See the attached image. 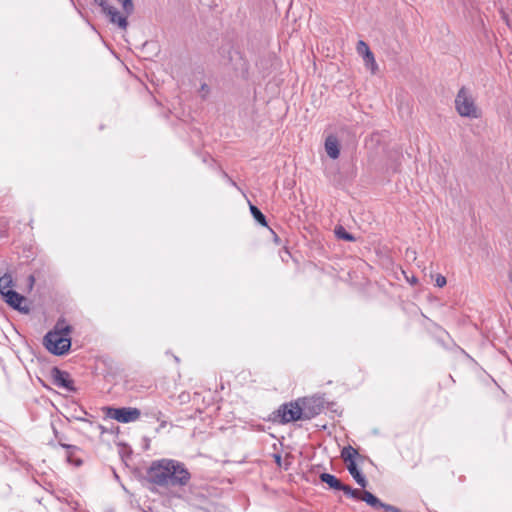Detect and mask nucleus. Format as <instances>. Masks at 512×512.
Listing matches in <instances>:
<instances>
[{"instance_id": "f03ea898", "label": "nucleus", "mask_w": 512, "mask_h": 512, "mask_svg": "<svg viewBox=\"0 0 512 512\" xmlns=\"http://www.w3.org/2000/svg\"><path fill=\"white\" fill-rule=\"evenodd\" d=\"M71 331V326L65 320H59L44 337V346L55 355L65 354L71 346Z\"/></svg>"}, {"instance_id": "a211bd4d", "label": "nucleus", "mask_w": 512, "mask_h": 512, "mask_svg": "<svg viewBox=\"0 0 512 512\" xmlns=\"http://www.w3.org/2000/svg\"><path fill=\"white\" fill-rule=\"evenodd\" d=\"M363 491L358 489H352L350 496L356 499H361Z\"/></svg>"}, {"instance_id": "f257e3e1", "label": "nucleus", "mask_w": 512, "mask_h": 512, "mask_svg": "<svg viewBox=\"0 0 512 512\" xmlns=\"http://www.w3.org/2000/svg\"><path fill=\"white\" fill-rule=\"evenodd\" d=\"M150 480L159 485H185L190 474L185 467L174 460L162 459L152 463L148 471Z\"/></svg>"}, {"instance_id": "9d476101", "label": "nucleus", "mask_w": 512, "mask_h": 512, "mask_svg": "<svg viewBox=\"0 0 512 512\" xmlns=\"http://www.w3.org/2000/svg\"><path fill=\"white\" fill-rule=\"evenodd\" d=\"M54 381L55 384L59 387H63L66 390H73V382L67 373L57 371L54 377Z\"/></svg>"}, {"instance_id": "f3484780", "label": "nucleus", "mask_w": 512, "mask_h": 512, "mask_svg": "<svg viewBox=\"0 0 512 512\" xmlns=\"http://www.w3.org/2000/svg\"><path fill=\"white\" fill-rule=\"evenodd\" d=\"M431 277L434 279L435 285L440 288L444 287L447 283L446 278L441 274L432 275Z\"/></svg>"}, {"instance_id": "6e6552de", "label": "nucleus", "mask_w": 512, "mask_h": 512, "mask_svg": "<svg viewBox=\"0 0 512 512\" xmlns=\"http://www.w3.org/2000/svg\"><path fill=\"white\" fill-rule=\"evenodd\" d=\"M278 417L281 418L282 422H291L302 418H307L308 416L303 413L302 408L296 402L283 405L278 410Z\"/></svg>"}, {"instance_id": "423d86ee", "label": "nucleus", "mask_w": 512, "mask_h": 512, "mask_svg": "<svg viewBox=\"0 0 512 512\" xmlns=\"http://www.w3.org/2000/svg\"><path fill=\"white\" fill-rule=\"evenodd\" d=\"M356 52L362 58L366 70L369 71L371 75H376L379 72V65L368 44L362 40L358 41Z\"/></svg>"}, {"instance_id": "0eeeda50", "label": "nucleus", "mask_w": 512, "mask_h": 512, "mask_svg": "<svg viewBox=\"0 0 512 512\" xmlns=\"http://www.w3.org/2000/svg\"><path fill=\"white\" fill-rule=\"evenodd\" d=\"M106 416L121 423L134 422L139 419L140 411L137 408H106Z\"/></svg>"}, {"instance_id": "2eb2a0df", "label": "nucleus", "mask_w": 512, "mask_h": 512, "mask_svg": "<svg viewBox=\"0 0 512 512\" xmlns=\"http://www.w3.org/2000/svg\"><path fill=\"white\" fill-rule=\"evenodd\" d=\"M250 208H251V212H252L254 218L262 225H266V220H265L264 215L255 206H251Z\"/></svg>"}, {"instance_id": "1a4fd4ad", "label": "nucleus", "mask_w": 512, "mask_h": 512, "mask_svg": "<svg viewBox=\"0 0 512 512\" xmlns=\"http://www.w3.org/2000/svg\"><path fill=\"white\" fill-rule=\"evenodd\" d=\"M325 151L330 158H332V159L338 158V156L340 154V143L335 136L330 135L326 138Z\"/></svg>"}, {"instance_id": "39448f33", "label": "nucleus", "mask_w": 512, "mask_h": 512, "mask_svg": "<svg viewBox=\"0 0 512 512\" xmlns=\"http://www.w3.org/2000/svg\"><path fill=\"white\" fill-rule=\"evenodd\" d=\"M13 287L14 284L11 275L5 274L0 278V293L6 303L14 309L27 312L28 308L23 306V304L26 303V299L14 291Z\"/></svg>"}, {"instance_id": "4468645a", "label": "nucleus", "mask_w": 512, "mask_h": 512, "mask_svg": "<svg viewBox=\"0 0 512 512\" xmlns=\"http://www.w3.org/2000/svg\"><path fill=\"white\" fill-rule=\"evenodd\" d=\"M356 454L357 451L351 446H348L342 450L341 456L347 465L348 463H351V461H354V457L356 456Z\"/></svg>"}, {"instance_id": "ddd939ff", "label": "nucleus", "mask_w": 512, "mask_h": 512, "mask_svg": "<svg viewBox=\"0 0 512 512\" xmlns=\"http://www.w3.org/2000/svg\"><path fill=\"white\" fill-rule=\"evenodd\" d=\"M321 480L332 488L339 489V487H341V482L331 474H322Z\"/></svg>"}, {"instance_id": "6ab92c4d", "label": "nucleus", "mask_w": 512, "mask_h": 512, "mask_svg": "<svg viewBox=\"0 0 512 512\" xmlns=\"http://www.w3.org/2000/svg\"><path fill=\"white\" fill-rule=\"evenodd\" d=\"M338 490H342V491H344L345 494L350 495L352 488L341 483V487H339Z\"/></svg>"}, {"instance_id": "dca6fc26", "label": "nucleus", "mask_w": 512, "mask_h": 512, "mask_svg": "<svg viewBox=\"0 0 512 512\" xmlns=\"http://www.w3.org/2000/svg\"><path fill=\"white\" fill-rule=\"evenodd\" d=\"M335 233L338 236V238H341V239H344V240H347V241L353 240V237L349 233H347L345 231V229L342 228V227L337 228L335 230Z\"/></svg>"}, {"instance_id": "7ed1b4c3", "label": "nucleus", "mask_w": 512, "mask_h": 512, "mask_svg": "<svg viewBox=\"0 0 512 512\" xmlns=\"http://www.w3.org/2000/svg\"><path fill=\"white\" fill-rule=\"evenodd\" d=\"M122 7V11L110 4L107 0H94L101 8L102 12L109 18L110 22L117 25L120 29L126 30L128 27L127 18L134 11L132 0H116Z\"/></svg>"}, {"instance_id": "f8f14e48", "label": "nucleus", "mask_w": 512, "mask_h": 512, "mask_svg": "<svg viewBox=\"0 0 512 512\" xmlns=\"http://www.w3.org/2000/svg\"><path fill=\"white\" fill-rule=\"evenodd\" d=\"M346 466H347L349 473L352 475V477L355 479V481L361 487H363V488L366 487L367 481H366L365 477L357 469L355 462L351 461V463H348Z\"/></svg>"}, {"instance_id": "20e7f679", "label": "nucleus", "mask_w": 512, "mask_h": 512, "mask_svg": "<svg viewBox=\"0 0 512 512\" xmlns=\"http://www.w3.org/2000/svg\"><path fill=\"white\" fill-rule=\"evenodd\" d=\"M455 108L462 117L478 119L482 116V111L476 105L471 91L465 87L461 88L456 95Z\"/></svg>"}, {"instance_id": "9b49d317", "label": "nucleus", "mask_w": 512, "mask_h": 512, "mask_svg": "<svg viewBox=\"0 0 512 512\" xmlns=\"http://www.w3.org/2000/svg\"><path fill=\"white\" fill-rule=\"evenodd\" d=\"M361 500L365 501L367 504H369L372 507H384L386 510L395 511V509L391 506H386L378 500L372 493L368 491H363Z\"/></svg>"}]
</instances>
